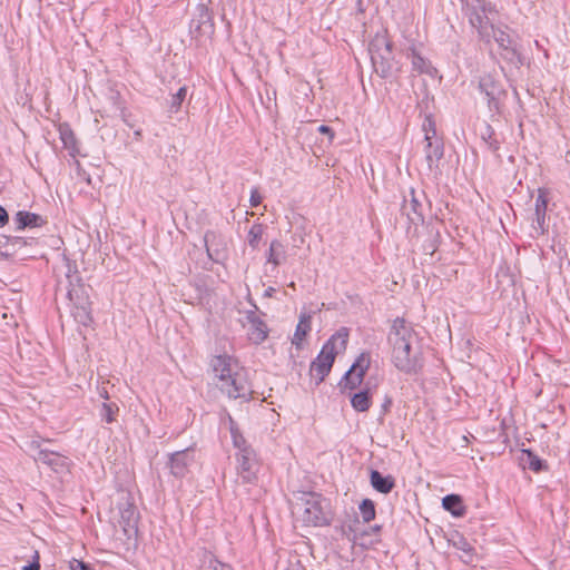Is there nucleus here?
Returning <instances> with one entry per match:
<instances>
[{"instance_id": "f257e3e1", "label": "nucleus", "mask_w": 570, "mask_h": 570, "mask_svg": "<svg viewBox=\"0 0 570 570\" xmlns=\"http://www.w3.org/2000/svg\"><path fill=\"white\" fill-rule=\"evenodd\" d=\"M391 360L394 366L406 374H416L423 367L419 334L411 323L396 317L387 335Z\"/></svg>"}, {"instance_id": "f03ea898", "label": "nucleus", "mask_w": 570, "mask_h": 570, "mask_svg": "<svg viewBox=\"0 0 570 570\" xmlns=\"http://www.w3.org/2000/svg\"><path fill=\"white\" fill-rule=\"evenodd\" d=\"M217 386L230 399H248L253 391L247 380L246 370L239 362L227 354L217 355L210 362Z\"/></svg>"}, {"instance_id": "7ed1b4c3", "label": "nucleus", "mask_w": 570, "mask_h": 570, "mask_svg": "<svg viewBox=\"0 0 570 570\" xmlns=\"http://www.w3.org/2000/svg\"><path fill=\"white\" fill-rule=\"evenodd\" d=\"M348 336V330L346 327H341L328 338V341L323 345L317 357L312 362L309 373L317 384L323 382L331 372L336 354L345 351Z\"/></svg>"}, {"instance_id": "20e7f679", "label": "nucleus", "mask_w": 570, "mask_h": 570, "mask_svg": "<svg viewBox=\"0 0 570 570\" xmlns=\"http://www.w3.org/2000/svg\"><path fill=\"white\" fill-rule=\"evenodd\" d=\"M368 51L375 72L382 78L390 77L394 69V56L387 33H376L370 42Z\"/></svg>"}, {"instance_id": "39448f33", "label": "nucleus", "mask_w": 570, "mask_h": 570, "mask_svg": "<svg viewBox=\"0 0 570 570\" xmlns=\"http://www.w3.org/2000/svg\"><path fill=\"white\" fill-rule=\"evenodd\" d=\"M463 10L480 38L490 42V29L493 30V24L490 22L489 14L494 10L493 7L483 0H466Z\"/></svg>"}, {"instance_id": "423d86ee", "label": "nucleus", "mask_w": 570, "mask_h": 570, "mask_svg": "<svg viewBox=\"0 0 570 570\" xmlns=\"http://www.w3.org/2000/svg\"><path fill=\"white\" fill-rule=\"evenodd\" d=\"M371 365V353L363 352L344 374L340 382L342 390H355L363 383L364 376Z\"/></svg>"}, {"instance_id": "0eeeda50", "label": "nucleus", "mask_w": 570, "mask_h": 570, "mask_svg": "<svg viewBox=\"0 0 570 570\" xmlns=\"http://www.w3.org/2000/svg\"><path fill=\"white\" fill-rule=\"evenodd\" d=\"M301 519L305 525L322 527L328 524L330 520L323 508L321 495L311 494L305 500Z\"/></svg>"}, {"instance_id": "6e6552de", "label": "nucleus", "mask_w": 570, "mask_h": 570, "mask_svg": "<svg viewBox=\"0 0 570 570\" xmlns=\"http://www.w3.org/2000/svg\"><path fill=\"white\" fill-rule=\"evenodd\" d=\"M236 470L238 476L245 483H252L257 478L258 461L254 450H245L244 453H236Z\"/></svg>"}, {"instance_id": "1a4fd4ad", "label": "nucleus", "mask_w": 570, "mask_h": 570, "mask_svg": "<svg viewBox=\"0 0 570 570\" xmlns=\"http://www.w3.org/2000/svg\"><path fill=\"white\" fill-rule=\"evenodd\" d=\"M204 243L209 259L215 263H222L227 257L226 237L216 230H207L204 235Z\"/></svg>"}, {"instance_id": "9d476101", "label": "nucleus", "mask_w": 570, "mask_h": 570, "mask_svg": "<svg viewBox=\"0 0 570 570\" xmlns=\"http://www.w3.org/2000/svg\"><path fill=\"white\" fill-rule=\"evenodd\" d=\"M548 191L543 188L538 189V196L535 198L534 204V217L532 219V232L531 236L533 238H537L539 236H542L547 232V225H546V215H547V208H548Z\"/></svg>"}, {"instance_id": "9b49d317", "label": "nucleus", "mask_w": 570, "mask_h": 570, "mask_svg": "<svg viewBox=\"0 0 570 570\" xmlns=\"http://www.w3.org/2000/svg\"><path fill=\"white\" fill-rule=\"evenodd\" d=\"M479 88L487 97L489 109L499 111V99L504 92L500 82L493 76L484 75L480 78Z\"/></svg>"}, {"instance_id": "f8f14e48", "label": "nucleus", "mask_w": 570, "mask_h": 570, "mask_svg": "<svg viewBox=\"0 0 570 570\" xmlns=\"http://www.w3.org/2000/svg\"><path fill=\"white\" fill-rule=\"evenodd\" d=\"M246 321L248 323L247 335L249 341L255 344L263 343L268 336L266 323L253 311L247 312Z\"/></svg>"}, {"instance_id": "ddd939ff", "label": "nucleus", "mask_w": 570, "mask_h": 570, "mask_svg": "<svg viewBox=\"0 0 570 570\" xmlns=\"http://www.w3.org/2000/svg\"><path fill=\"white\" fill-rule=\"evenodd\" d=\"M194 461L189 449L177 451L170 455V472L176 478H184L188 473V468Z\"/></svg>"}, {"instance_id": "4468645a", "label": "nucleus", "mask_w": 570, "mask_h": 570, "mask_svg": "<svg viewBox=\"0 0 570 570\" xmlns=\"http://www.w3.org/2000/svg\"><path fill=\"white\" fill-rule=\"evenodd\" d=\"M410 195H411L410 199L404 198V202L402 205V214L407 217L410 223L416 225L424 220L423 205L415 196V193L413 189L411 190Z\"/></svg>"}, {"instance_id": "2eb2a0df", "label": "nucleus", "mask_w": 570, "mask_h": 570, "mask_svg": "<svg viewBox=\"0 0 570 570\" xmlns=\"http://www.w3.org/2000/svg\"><path fill=\"white\" fill-rule=\"evenodd\" d=\"M491 38L494 39L499 48L503 51L502 57L504 59L511 60L514 56H517V49L513 45V41L509 33H507L504 30L493 26V30L490 29V39Z\"/></svg>"}, {"instance_id": "dca6fc26", "label": "nucleus", "mask_w": 570, "mask_h": 570, "mask_svg": "<svg viewBox=\"0 0 570 570\" xmlns=\"http://www.w3.org/2000/svg\"><path fill=\"white\" fill-rule=\"evenodd\" d=\"M39 460L57 473L67 471L69 466L68 459L66 456L48 450H41L39 452Z\"/></svg>"}, {"instance_id": "f3484780", "label": "nucleus", "mask_w": 570, "mask_h": 570, "mask_svg": "<svg viewBox=\"0 0 570 570\" xmlns=\"http://www.w3.org/2000/svg\"><path fill=\"white\" fill-rule=\"evenodd\" d=\"M406 56L411 59L413 71L429 76H433L436 72V69L431 65V62L422 57L414 47L409 49Z\"/></svg>"}, {"instance_id": "a211bd4d", "label": "nucleus", "mask_w": 570, "mask_h": 570, "mask_svg": "<svg viewBox=\"0 0 570 570\" xmlns=\"http://www.w3.org/2000/svg\"><path fill=\"white\" fill-rule=\"evenodd\" d=\"M59 138L71 157L79 153L77 138L68 124H60L58 127Z\"/></svg>"}, {"instance_id": "6ab92c4d", "label": "nucleus", "mask_w": 570, "mask_h": 570, "mask_svg": "<svg viewBox=\"0 0 570 570\" xmlns=\"http://www.w3.org/2000/svg\"><path fill=\"white\" fill-rule=\"evenodd\" d=\"M424 153L429 168H432L443 157V142L441 138L424 140Z\"/></svg>"}, {"instance_id": "aec40b11", "label": "nucleus", "mask_w": 570, "mask_h": 570, "mask_svg": "<svg viewBox=\"0 0 570 570\" xmlns=\"http://www.w3.org/2000/svg\"><path fill=\"white\" fill-rule=\"evenodd\" d=\"M372 396L370 387H365L351 395V405L356 412H366L372 406Z\"/></svg>"}, {"instance_id": "412c9836", "label": "nucleus", "mask_w": 570, "mask_h": 570, "mask_svg": "<svg viewBox=\"0 0 570 570\" xmlns=\"http://www.w3.org/2000/svg\"><path fill=\"white\" fill-rule=\"evenodd\" d=\"M286 259V248L278 239H274L269 244L266 253V261L274 267H278Z\"/></svg>"}, {"instance_id": "4be33fe9", "label": "nucleus", "mask_w": 570, "mask_h": 570, "mask_svg": "<svg viewBox=\"0 0 570 570\" xmlns=\"http://www.w3.org/2000/svg\"><path fill=\"white\" fill-rule=\"evenodd\" d=\"M442 507L455 518H461L466 513V508L459 494L445 495L442 499Z\"/></svg>"}, {"instance_id": "5701e85b", "label": "nucleus", "mask_w": 570, "mask_h": 570, "mask_svg": "<svg viewBox=\"0 0 570 570\" xmlns=\"http://www.w3.org/2000/svg\"><path fill=\"white\" fill-rule=\"evenodd\" d=\"M371 484L380 493H390L394 485V479L391 475L383 476L379 471L371 472Z\"/></svg>"}, {"instance_id": "b1692460", "label": "nucleus", "mask_w": 570, "mask_h": 570, "mask_svg": "<svg viewBox=\"0 0 570 570\" xmlns=\"http://www.w3.org/2000/svg\"><path fill=\"white\" fill-rule=\"evenodd\" d=\"M311 320H312L311 315L305 314V313L301 314L298 324L296 326L294 336L292 338V343L296 347H301V345H302L303 341L305 340L306 335L309 333V331H311Z\"/></svg>"}, {"instance_id": "393cba45", "label": "nucleus", "mask_w": 570, "mask_h": 570, "mask_svg": "<svg viewBox=\"0 0 570 570\" xmlns=\"http://www.w3.org/2000/svg\"><path fill=\"white\" fill-rule=\"evenodd\" d=\"M519 462L523 469H529L533 472H540L543 469V461L531 450H522Z\"/></svg>"}, {"instance_id": "a878e982", "label": "nucleus", "mask_w": 570, "mask_h": 570, "mask_svg": "<svg viewBox=\"0 0 570 570\" xmlns=\"http://www.w3.org/2000/svg\"><path fill=\"white\" fill-rule=\"evenodd\" d=\"M71 315L77 323L83 326H89L92 323L91 307L89 303L75 305L71 309Z\"/></svg>"}, {"instance_id": "bb28decb", "label": "nucleus", "mask_w": 570, "mask_h": 570, "mask_svg": "<svg viewBox=\"0 0 570 570\" xmlns=\"http://www.w3.org/2000/svg\"><path fill=\"white\" fill-rule=\"evenodd\" d=\"M358 509L364 523H368L375 519V504L371 499H364Z\"/></svg>"}, {"instance_id": "cd10ccee", "label": "nucleus", "mask_w": 570, "mask_h": 570, "mask_svg": "<svg viewBox=\"0 0 570 570\" xmlns=\"http://www.w3.org/2000/svg\"><path fill=\"white\" fill-rule=\"evenodd\" d=\"M39 216L33 213L19 212L16 216V224L18 229H24L28 226H36Z\"/></svg>"}, {"instance_id": "c85d7f7f", "label": "nucleus", "mask_w": 570, "mask_h": 570, "mask_svg": "<svg viewBox=\"0 0 570 570\" xmlns=\"http://www.w3.org/2000/svg\"><path fill=\"white\" fill-rule=\"evenodd\" d=\"M230 434L234 446L238 450L237 453H244L245 450H253L250 445L247 444L245 438L238 431L234 423L232 422Z\"/></svg>"}, {"instance_id": "c756f323", "label": "nucleus", "mask_w": 570, "mask_h": 570, "mask_svg": "<svg viewBox=\"0 0 570 570\" xmlns=\"http://www.w3.org/2000/svg\"><path fill=\"white\" fill-rule=\"evenodd\" d=\"M119 407L116 403H102L100 407V416L106 423H112L116 421Z\"/></svg>"}, {"instance_id": "7c9ffc66", "label": "nucleus", "mask_w": 570, "mask_h": 570, "mask_svg": "<svg viewBox=\"0 0 570 570\" xmlns=\"http://www.w3.org/2000/svg\"><path fill=\"white\" fill-rule=\"evenodd\" d=\"M264 228L261 224H254L247 234V242L252 248H257L263 237Z\"/></svg>"}, {"instance_id": "2f4dec72", "label": "nucleus", "mask_w": 570, "mask_h": 570, "mask_svg": "<svg viewBox=\"0 0 570 570\" xmlns=\"http://www.w3.org/2000/svg\"><path fill=\"white\" fill-rule=\"evenodd\" d=\"M186 95H187V88H186V86H183L178 89V91L176 94H174L171 96L170 105H169L170 112L176 114L180 110L181 104L185 100Z\"/></svg>"}, {"instance_id": "473e14b6", "label": "nucleus", "mask_w": 570, "mask_h": 570, "mask_svg": "<svg viewBox=\"0 0 570 570\" xmlns=\"http://www.w3.org/2000/svg\"><path fill=\"white\" fill-rule=\"evenodd\" d=\"M482 139L492 151H498L500 149V142L495 137L494 130L490 126H487L485 131L482 132Z\"/></svg>"}, {"instance_id": "72a5a7b5", "label": "nucleus", "mask_w": 570, "mask_h": 570, "mask_svg": "<svg viewBox=\"0 0 570 570\" xmlns=\"http://www.w3.org/2000/svg\"><path fill=\"white\" fill-rule=\"evenodd\" d=\"M422 129L424 131V140H431L432 138H439L436 135L435 122L431 116L425 117Z\"/></svg>"}, {"instance_id": "f704fd0d", "label": "nucleus", "mask_w": 570, "mask_h": 570, "mask_svg": "<svg viewBox=\"0 0 570 570\" xmlns=\"http://www.w3.org/2000/svg\"><path fill=\"white\" fill-rule=\"evenodd\" d=\"M207 570H233V568L229 564L212 559L208 563Z\"/></svg>"}, {"instance_id": "c9c22d12", "label": "nucleus", "mask_w": 570, "mask_h": 570, "mask_svg": "<svg viewBox=\"0 0 570 570\" xmlns=\"http://www.w3.org/2000/svg\"><path fill=\"white\" fill-rule=\"evenodd\" d=\"M262 199L263 198H262L258 189L256 187L252 188V190H250V198H249L250 206L252 207H257L258 205H261Z\"/></svg>"}, {"instance_id": "e433bc0d", "label": "nucleus", "mask_w": 570, "mask_h": 570, "mask_svg": "<svg viewBox=\"0 0 570 570\" xmlns=\"http://www.w3.org/2000/svg\"><path fill=\"white\" fill-rule=\"evenodd\" d=\"M70 570H90L89 566L81 560L72 559L69 561Z\"/></svg>"}, {"instance_id": "4c0bfd02", "label": "nucleus", "mask_w": 570, "mask_h": 570, "mask_svg": "<svg viewBox=\"0 0 570 570\" xmlns=\"http://www.w3.org/2000/svg\"><path fill=\"white\" fill-rule=\"evenodd\" d=\"M204 18H206L205 20H203L198 26L197 28L194 30V32H197L199 30H202V28H205V29H208L209 32H213V23H212V19L206 13L204 16Z\"/></svg>"}, {"instance_id": "58836bf2", "label": "nucleus", "mask_w": 570, "mask_h": 570, "mask_svg": "<svg viewBox=\"0 0 570 570\" xmlns=\"http://www.w3.org/2000/svg\"><path fill=\"white\" fill-rule=\"evenodd\" d=\"M318 131L322 134L328 135L331 141L334 139L335 134L331 127H328L326 125H321L318 127Z\"/></svg>"}, {"instance_id": "ea45409f", "label": "nucleus", "mask_w": 570, "mask_h": 570, "mask_svg": "<svg viewBox=\"0 0 570 570\" xmlns=\"http://www.w3.org/2000/svg\"><path fill=\"white\" fill-rule=\"evenodd\" d=\"M9 222V216H8V213L7 210L0 206V227H3L8 224Z\"/></svg>"}, {"instance_id": "a19ab883", "label": "nucleus", "mask_w": 570, "mask_h": 570, "mask_svg": "<svg viewBox=\"0 0 570 570\" xmlns=\"http://www.w3.org/2000/svg\"><path fill=\"white\" fill-rule=\"evenodd\" d=\"M22 570H40V564L39 562H33L28 566H24Z\"/></svg>"}, {"instance_id": "79ce46f5", "label": "nucleus", "mask_w": 570, "mask_h": 570, "mask_svg": "<svg viewBox=\"0 0 570 570\" xmlns=\"http://www.w3.org/2000/svg\"><path fill=\"white\" fill-rule=\"evenodd\" d=\"M391 405H392V400L390 397H387L382 405L383 412L386 413L390 410Z\"/></svg>"}, {"instance_id": "37998d69", "label": "nucleus", "mask_w": 570, "mask_h": 570, "mask_svg": "<svg viewBox=\"0 0 570 570\" xmlns=\"http://www.w3.org/2000/svg\"><path fill=\"white\" fill-rule=\"evenodd\" d=\"M125 514H128V521L130 520L131 517H134L135 514V510L132 508H128L125 510V512L122 513V518H125Z\"/></svg>"}, {"instance_id": "c03bdc74", "label": "nucleus", "mask_w": 570, "mask_h": 570, "mask_svg": "<svg viewBox=\"0 0 570 570\" xmlns=\"http://www.w3.org/2000/svg\"><path fill=\"white\" fill-rule=\"evenodd\" d=\"M101 396H102L104 399H108V397H109V396H108L107 391H104V393H101Z\"/></svg>"}, {"instance_id": "a18cd8bd", "label": "nucleus", "mask_w": 570, "mask_h": 570, "mask_svg": "<svg viewBox=\"0 0 570 570\" xmlns=\"http://www.w3.org/2000/svg\"><path fill=\"white\" fill-rule=\"evenodd\" d=\"M136 136H140V130L135 131Z\"/></svg>"}]
</instances>
